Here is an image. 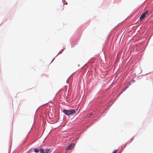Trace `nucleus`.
I'll return each instance as SVG.
<instances>
[{
  "label": "nucleus",
  "instance_id": "4468645a",
  "mask_svg": "<svg viewBox=\"0 0 153 153\" xmlns=\"http://www.w3.org/2000/svg\"><path fill=\"white\" fill-rule=\"evenodd\" d=\"M62 49L61 50L59 51V52L57 54V55H56V56H57L58 55V54H59V53H61V51H62Z\"/></svg>",
  "mask_w": 153,
  "mask_h": 153
},
{
  "label": "nucleus",
  "instance_id": "9b49d317",
  "mask_svg": "<svg viewBox=\"0 0 153 153\" xmlns=\"http://www.w3.org/2000/svg\"><path fill=\"white\" fill-rule=\"evenodd\" d=\"M134 137H133L132 138L131 140H130V141H129V143H130V142H131L132 140H133L134 139ZM128 142H127L126 143H128Z\"/></svg>",
  "mask_w": 153,
  "mask_h": 153
},
{
  "label": "nucleus",
  "instance_id": "39448f33",
  "mask_svg": "<svg viewBox=\"0 0 153 153\" xmlns=\"http://www.w3.org/2000/svg\"><path fill=\"white\" fill-rule=\"evenodd\" d=\"M40 149H39L38 148H35L34 149V152L35 153H38L39 151H40Z\"/></svg>",
  "mask_w": 153,
  "mask_h": 153
},
{
  "label": "nucleus",
  "instance_id": "f03ea898",
  "mask_svg": "<svg viewBox=\"0 0 153 153\" xmlns=\"http://www.w3.org/2000/svg\"><path fill=\"white\" fill-rule=\"evenodd\" d=\"M148 11L147 10L142 13L139 18V19L140 21H142L143 19L145 18L146 15L148 14Z\"/></svg>",
  "mask_w": 153,
  "mask_h": 153
},
{
  "label": "nucleus",
  "instance_id": "0eeeda50",
  "mask_svg": "<svg viewBox=\"0 0 153 153\" xmlns=\"http://www.w3.org/2000/svg\"><path fill=\"white\" fill-rule=\"evenodd\" d=\"M40 153H45L44 150L42 148H40Z\"/></svg>",
  "mask_w": 153,
  "mask_h": 153
},
{
  "label": "nucleus",
  "instance_id": "9d476101",
  "mask_svg": "<svg viewBox=\"0 0 153 153\" xmlns=\"http://www.w3.org/2000/svg\"><path fill=\"white\" fill-rule=\"evenodd\" d=\"M128 88V87H126V88L124 89V90L121 93H120V94H119V95H120L124 91H125L126 89Z\"/></svg>",
  "mask_w": 153,
  "mask_h": 153
},
{
  "label": "nucleus",
  "instance_id": "1a4fd4ad",
  "mask_svg": "<svg viewBox=\"0 0 153 153\" xmlns=\"http://www.w3.org/2000/svg\"><path fill=\"white\" fill-rule=\"evenodd\" d=\"M130 81L132 83H134L135 82V81L134 80V78H132Z\"/></svg>",
  "mask_w": 153,
  "mask_h": 153
},
{
  "label": "nucleus",
  "instance_id": "7ed1b4c3",
  "mask_svg": "<svg viewBox=\"0 0 153 153\" xmlns=\"http://www.w3.org/2000/svg\"><path fill=\"white\" fill-rule=\"evenodd\" d=\"M75 145V144L74 143H72L70 144L66 148V149H71L73 148V146Z\"/></svg>",
  "mask_w": 153,
  "mask_h": 153
},
{
  "label": "nucleus",
  "instance_id": "f3484780",
  "mask_svg": "<svg viewBox=\"0 0 153 153\" xmlns=\"http://www.w3.org/2000/svg\"><path fill=\"white\" fill-rule=\"evenodd\" d=\"M126 144H124L123 145L122 147H123L124 148H125L126 146Z\"/></svg>",
  "mask_w": 153,
  "mask_h": 153
},
{
  "label": "nucleus",
  "instance_id": "20e7f679",
  "mask_svg": "<svg viewBox=\"0 0 153 153\" xmlns=\"http://www.w3.org/2000/svg\"><path fill=\"white\" fill-rule=\"evenodd\" d=\"M51 151L52 150L50 148L46 149L45 150V153H51Z\"/></svg>",
  "mask_w": 153,
  "mask_h": 153
},
{
  "label": "nucleus",
  "instance_id": "aec40b11",
  "mask_svg": "<svg viewBox=\"0 0 153 153\" xmlns=\"http://www.w3.org/2000/svg\"><path fill=\"white\" fill-rule=\"evenodd\" d=\"M145 75V74L141 75H142V76H143V75Z\"/></svg>",
  "mask_w": 153,
  "mask_h": 153
},
{
  "label": "nucleus",
  "instance_id": "412c9836",
  "mask_svg": "<svg viewBox=\"0 0 153 153\" xmlns=\"http://www.w3.org/2000/svg\"><path fill=\"white\" fill-rule=\"evenodd\" d=\"M90 114V115H91V114Z\"/></svg>",
  "mask_w": 153,
  "mask_h": 153
},
{
  "label": "nucleus",
  "instance_id": "a211bd4d",
  "mask_svg": "<svg viewBox=\"0 0 153 153\" xmlns=\"http://www.w3.org/2000/svg\"><path fill=\"white\" fill-rule=\"evenodd\" d=\"M55 57H54V58H53V59L52 60L51 62H52L54 60V59H55Z\"/></svg>",
  "mask_w": 153,
  "mask_h": 153
},
{
  "label": "nucleus",
  "instance_id": "423d86ee",
  "mask_svg": "<svg viewBox=\"0 0 153 153\" xmlns=\"http://www.w3.org/2000/svg\"><path fill=\"white\" fill-rule=\"evenodd\" d=\"M70 43L71 44L72 43L73 44H74L75 45L77 44V42L76 41L74 42V41H73V39H70Z\"/></svg>",
  "mask_w": 153,
  "mask_h": 153
},
{
  "label": "nucleus",
  "instance_id": "4be33fe9",
  "mask_svg": "<svg viewBox=\"0 0 153 153\" xmlns=\"http://www.w3.org/2000/svg\"><path fill=\"white\" fill-rule=\"evenodd\" d=\"M1 25H1H0V26Z\"/></svg>",
  "mask_w": 153,
  "mask_h": 153
},
{
  "label": "nucleus",
  "instance_id": "6e6552de",
  "mask_svg": "<svg viewBox=\"0 0 153 153\" xmlns=\"http://www.w3.org/2000/svg\"><path fill=\"white\" fill-rule=\"evenodd\" d=\"M62 1L63 2L64 4H68L67 2L65 1V0H62Z\"/></svg>",
  "mask_w": 153,
  "mask_h": 153
},
{
  "label": "nucleus",
  "instance_id": "6ab92c4d",
  "mask_svg": "<svg viewBox=\"0 0 153 153\" xmlns=\"http://www.w3.org/2000/svg\"><path fill=\"white\" fill-rule=\"evenodd\" d=\"M79 108H78V107H77L76 108V110L77 111L78 109Z\"/></svg>",
  "mask_w": 153,
  "mask_h": 153
},
{
  "label": "nucleus",
  "instance_id": "f257e3e1",
  "mask_svg": "<svg viewBox=\"0 0 153 153\" xmlns=\"http://www.w3.org/2000/svg\"><path fill=\"white\" fill-rule=\"evenodd\" d=\"M61 111L68 117H69L70 116L73 114H75L76 112L75 110L73 109L70 110L61 109Z\"/></svg>",
  "mask_w": 153,
  "mask_h": 153
},
{
  "label": "nucleus",
  "instance_id": "dca6fc26",
  "mask_svg": "<svg viewBox=\"0 0 153 153\" xmlns=\"http://www.w3.org/2000/svg\"><path fill=\"white\" fill-rule=\"evenodd\" d=\"M49 102H48L47 103H46L45 104H43V105H41L39 107H40L41 106H43V105H46L47 104H48Z\"/></svg>",
  "mask_w": 153,
  "mask_h": 153
},
{
  "label": "nucleus",
  "instance_id": "f8f14e48",
  "mask_svg": "<svg viewBox=\"0 0 153 153\" xmlns=\"http://www.w3.org/2000/svg\"><path fill=\"white\" fill-rule=\"evenodd\" d=\"M31 152H32V149H30V150L29 151H28L27 152V153H30Z\"/></svg>",
  "mask_w": 153,
  "mask_h": 153
},
{
  "label": "nucleus",
  "instance_id": "ddd939ff",
  "mask_svg": "<svg viewBox=\"0 0 153 153\" xmlns=\"http://www.w3.org/2000/svg\"><path fill=\"white\" fill-rule=\"evenodd\" d=\"M117 151V150L116 149V150H114L113 152H112V153H116Z\"/></svg>",
  "mask_w": 153,
  "mask_h": 153
},
{
  "label": "nucleus",
  "instance_id": "2eb2a0df",
  "mask_svg": "<svg viewBox=\"0 0 153 153\" xmlns=\"http://www.w3.org/2000/svg\"><path fill=\"white\" fill-rule=\"evenodd\" d=\"M132 84V83H131V82L130 81L129 83H128V85H131Z\"/></svg>",
  "mask_w": 153,
  "mask_h": 153
}]
</instances>
